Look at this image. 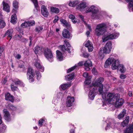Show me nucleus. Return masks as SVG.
<instances>
[{
  "instance_id": "1",
  "label": "nucleus",
  "mask_w": 133,
  "mask_h": 133,
  "mask_svg": "<svg viewBox=\"0 0 133 133\" xmlns=\"http://www.w3.org/2000/svg\"><path fill=\"white\" fill-rule=\"evenodd\" d=\"M119 98V95L118 94L109 93L107 95V100L109 103L115 104L116 107L121 106L124 102L123 99Z\"/></svg>"
},
{
  "instance_id": "2",
  "label": "nucleus",
  "mask_w": 133,
  "mask_h": 133,
  "mask_svg": "<svg viewBox=\"0 0 133 133\" xmlns=\"http://www.w3.org/2000/svg\"><path fill=\"white\" fill-rule=\"evenodd\" d=\"M104 78L102 77H99L95 81V82L93 83L94 87L96 88L97 87L98 90L100 94H102L103 92V89L105 90V91H107L108 89V88H107V87H108L107 85H105L103 88V85L102 84V82L104 81Z\"/></svg>"
},
{
  "instance_id": "3",
  "label": "nucleus",
  "mask_w": 133,
  "mask_h": 133,
  "mask_svg": "<svg viewBox=\"0 0 133 133\" xmlns=\"http://www.w3.org/2000/svg\"><path fill=\"white\" fill-rule=\"evenodd\" d=\"M111 64V68L113 70H115L118 69L119 65V62L118 60H115L113 57L109 58L106 60L104 64V67L107 68Z\"/></svg>"
},
{
  "instance_id": "4",
  "label": "nucleus",
  "mask_w": 133,
  "mask_h": 133,
  "mask_svg": "<svg viewBox=\"0 0 133 133\" xmlns=\"http://www.w3.org/2000/svg\"><path fill=\"white\" fill-rule=\"evenodd\" d=\"M106 31V24L102 23L97 25L95 30V34L97 36L103 35Z\"/></svg>"
},
{
  "instance_id": "5",
  "label": "nucleus",
  "mask_w": 133,
  "mask_h": 133,
  "mask_svg": "<svg viewBox=\"0 0 133 133\" xmlns=\"http://www.w3.org/2000/svg\"><path fill=\"white\" fill-rule=\"evenodd\" d=\"M91 12V16L93 18L95 19H99L101 15L99 14L98 9L97 7L94 5L91 6L87 10L85 11L86 13Z\"/></svg>"
},
{
  "instance_id": "6",
  "label": "nucleus",
  "mask_w": 133,
  "mask_h": 133,
  "mask_svg": "<svg viewBox=\"0 0 133 133\" xmlns=\"http://www.w3.org/2000/svg\"><path fill=\"white\" fill-rule=\"evenodd\" d=\"M119 35L118 33L115 32L114 34L109 33L103 36L102 39L103 42H106L109 39H112L117 38Z\"/></svg>"
},
{
  "instance_id": "7",
  "label": "nucleus",
  "mask_w": 133,
  "mask_h": 133,
  "mask_svg": "<svg viewBox=\"0 0 133 133\" xmlns=\"http://www.w3.org/2000/svg\"><path fill=\"white\" fill-rule=\"evenodd\" d=\"M44 54L45 58L50 62L53 61V56L51 51L48 48L45 49L44 50Z\"/></svg>"
},
{
  "instance_id": "8",
  "label": "nucleus",
  "mask_w": 133,
  "mask_h": 133,
  "mask_svg": "<svg viewBox=\"0 0 133 133\" xmlns=\"http://www.w3.org/2000/svg\"><path fill=\"white\" fill-rule=\"evenodd\" d=\"M112 48L111 43L110 42L107 43L103 49V53L106 54H109Z\"/></svg>"
},
{
  "instance_id": "9",
  "label": "nucleus",
  "mask_w": 133,
  "mask_h": 133,
  "mask_svg": "<svg viewBox=\"0 0 133 133\" xmlns=\"http://www.w3.org/2000/svg\"><path fill=\"white\" fill-rule=\"evenodd\" d=\"M88 96L91 100H93L94 98L95 94L97 92V89L93 87H91L90 88Z\"/></svg>"
},
{
  "instance_id": "10",
  "label": "nucleus",
  "mask_w": 133,
  "mask_h": 133,
  "mask_svg": "<svg viewBox=\"0 0 133 133\" xmlns=\"http://www.w3.org/2000/svg\"><path fill=\"white\" fill-rule=\"evenodd\" d=\"M27 75L28 78L30 82H33L34 81V79L33 77L34 74L33 72V70L32 68H29L28 70Z\"/></svg>"
},
{
  "instance_id": "11",
  "label": "nucleus",
  "mask_w": 133,
  "mask_h": 133,
  "mask_svg": "<svg viewBox=\"0 0 133 133\" xmlns=\"http://www.w3.org/2000/svg\"><path fill=\"white\" fill-rule=\"evenodd\" d=\"M34 65L38 69L42 72H43L44 70V68L41 65L39 60L37 59L35 61Z\"/></svg>"
},
{
  "instance_id": "12",
  "label": "nucleus",
  "mask_w": 133,
  "mask_h": 133,
  "mask_svg": "<svg viewBox=\"0 0 133 133\" xmlns=\"http://www.w3.org/2000/svg\"><path fill=\"white\" fill-rule=\"evenodd\" d=\"M107 124V125L105 128L106 130L109 129V126L112 128H115L116 127V124L115 123V121L113 119H109V123Z\"/></svg>"
},
{
  "instance_id": "13",
  "label": "nucleus",
  "mask_w": 133,
  "mask_h": 133,
  "mask_svg": "<svg viewBox=\"0 0 133 133\" xmlns=\"http://www.w3.org/2000/svg\"><path fill=\"white\" fill-rule=\"evenodd\" d=\"M87 3L85 2H82L77 6V9L81 11H84L87 7Z\"/></svg>"
},
{
  "instance_id": "14",
  "label": "nucleus",
  "mask_w": 133,
  "mask_h": 133,
  "mask_svg": "<svg viewBox=\"0 0 133 133\" xmlns=\"http://www.w3.org/2000/svg\"><path fill=\"white\" fill-rule=\"evenodd\" d=\"M84 77L86 78L85 81L84 82L87 85H89L90 83V79L91 77L90 76H89L87 72L84 73L83 74Z\"/></svg>"
},
{
  "instance_id": "15",
  "label": "nucleus",
  "mask_w": 133,
  "mask_h": 133,
  "mask_svg": "<svg viewBox=\"0 0 133 133\" xmlns=\"http://www.w3.org/2000/svg\"><path fill=\"white\" fill-rule=\"evenodd\" d=\"M85 45L88 48L89 52H91L93 49V47L92 43L89 40L88 41L85 43Z\"/></svg>"
},
{
  "instance_id": "16",
  "label": "nucleus",
  "mask_w": 133,
  "mask_h": 133,
  "mask_svg": "<svg viewBox=\"0 0 133 133\" xmlns=\"http://www.w3.org/2000/svg\"><path fill=\"white\" fill-rule=\"evenodd\" d=\"M74 101V97H68L66 102L67 106L69 107L71 106L72 105V103Z\"/></svg>"
},
{
  "instance_id": "17",
  "label": "nucleus",
  "mask_w": 133,
  "mask_h": 133,
  "mask_svg": "<svg viewBox=\"0 0 133 133\" xmlns=\"http://www.w3.org/2000/svg\"><path fill=\"white\" fill-rule=\"evenodd\" d=\"M13 31V30L12 29L8 30L5 34L4 36H7L8 39L10 40L12 37Z\"/></svg>"
},
{
  "instance_id": "18",
  "label": "nucleus",
  "mask_w": 133,
  "mask_h": 133,
  "mask_svg": "<svg viewBox=\"0 0 133 133\" xmlns=\"http://www.w3.org/2000/svg\"><path fill=\"white\" fill-rule=\"evenodd\" d=\"M41 11L42 14L44 16L47 17L48 16L49 13L47 9L44 6H42Z\"/></svg>"
},
{
  "instance_id": "19",
  "label": "nucleus",
  "mask_w": 133,
  "mask_h": 133,
  "mask_svg": "<svg viewBox=\"0 0 133 133\" xmlns=\"http://www.w3.org/2000/svg\"><path fill=\"white\" fill-rule=\"evenodd\" d=\"M92 63L90 60L86 61L84 63V65L86 67L85 69L86 70H90L89 67L92 66Z\"/></svg>"
},
{
  "instance_id": "20",
  "label": "nucleus",
  "mask_w": 133,
  "mask_h": 133,
  "mask_svg": "<svg viewBox=\"0 0 133 133\" xmlns=\"http://www.w3.org/2000/svg\"><path fill=\"white\" fill-rule=\"evenodd\" d=\"M5 99L7 101L13 102L14 101V97L11 95L9 93H7L5 94Z\"/></svg>"
},
{
  "instance_id": "21",
  "label": "nucleus",
  "mask_w": 133,
  "mask_h": 133,
  "mask_svg": "<svg viewBox=\"0 0 133 133\" xmlns=\"http://www.w3.org/2000/svg\"><path fill=\"white\" fill-rule=\"evenodd\" d=\"M124 133H133V123L124 131Z\"/></svg>"
},
{
  "instance_id": "22",
  "label": "nucleus",
  "mask_w": 133,
  "mask_h": 133,
  "mask_svg": "<svg viewBox=\"0 0 133 133\" xmlns=\"http://www.w3.org/2000/svg\"><path fill=\"white\" fill-rule=\"evenodd\" d=\"M63 36L65 38H69L70 36V33L66 29H64L62 33Z\"/></svg>"
},
{
  "instance_id": "23",
  "label": "nucleus",
  "mask_w": 133,
  "mask_h": 133,
  "mask_svg": "<svg viewBox=\"0 0 133 133\" xmlns=\"http://www.w3.org/2000/svg\"><path fill=\"white\" fill-rule=\"evenodd\" d=\"M2 16L1 11L0 10V28H4L6 25L5 22L3 19Z\"/></svg>"
},
{
  "instance_id": "24",
  "label": "nucleus",
  "mask_w": 133,
  "mask_h": 133,
  "mask_svg": "<svg viewBox=\"0 0 133 133\" xmlns=\"http://www.w3.org/2000/svg\"><path fill=\"white\" fill-rule=\"evenodd\" d=\"M3 112L4 113V116L5 119L7 121H9L10 119V115L8 111L6 109L3 110Z\"/></svg>"
},
{
  "instance_id": "25",
  "label": "nucleus",
  "mask_w": 133,
  "mask_h": 133,
  "mask_svg": "<svg viewBox=\"0 0 133 133\" xmlns=\"http://www.w3.org/2000/svg\"><path fill=\"white\" fill-rule=\"evenodd\" d=\"M57 57V59L59 61H62L64 59L61 52L59 50L56 51Z\"/></svg>"
},
{
  "instance_id": "26",
  "label": "nucleus",
  "mask_w": 133,
  "mask_h": 133,
  "mask_svg": "<svg viewBox=\"0 0 133 133\" xmlns=\"http://www.w3.org/2000/svg\"><path fill=\"white\" fill-rule=\"evenodd\" d=\"M3 10L8 12H9L10 11V7L8 4L5 3L4 1L3 2Z\"/></svg>"
},
{
  "instance_id": "27",
  "label": "nucleus",
  "mask_w": 133,
  "mask_h": 133,
  "mask_svg": "<svg viewBox=\"0 0 133 133\" xmlns=\"http://www.w3.org/2000/svg\"><path fill=\"white\" fill-rule=\"evenodd\" d=\"M126 113V111L125 110V109H123L122 111L117 116L118 118L119 119H122L124 117V116Z\"/></svg>"
},
{
  "instance_id": "28",
  "label": "nucleus",
  "mask_w": 133,
  "mask_h": 133,
  "mask_svg": "<svg viewBox=\"0 0 133 133\" xmlns=\"http://www.w3.org/2000/svg\"><path fill=\"white\" fill-rule=\"evenodd\" d=\"M129 116H127L126 117L125 120L122 123L121 126H122L124 127L127 125L129 121Z\"/></svg>"
},
{
  "instance_id": "29",
  "label": "nucleus",
  "mask_w": 133,
  "mask_h": 133,
  "mask_svg": "<svg viewBox=\"0 0 133 133\" xmlns=\"http://www.w3.org/2000/svg\"><path fill=\"white\" fill-rule=\"evenodd\" d=\"M50 11L51 12L56 14H58L59 12V10L58 8L53 6L50 7Z\"/></svg>"
},
{
  "instance_id": "30",
  "label": "nucleus",
  "mask_w": 133,
  "mask_h": 133,
  "mask_svg": "<svg viewBox=\"0 0 133 133\" xmlns=\"http://www.w3.org/2000/svg\"><path fill=\"white\" fill-rule=\"evenodd\" d=\"M74 74L73 72L72 74L67 75L65 77V79L67 81H70L74 78Z\"/></svg>"
},
{
  "instance_id": "31",
  "label": "nucleus",
  "mask_w": 133,
  "mask_h": 133,
  "mask_svg": "<svg viewBox=\"0 0 133 133\" xmlns=\"http://www.w3.org/2000/svg\"><path fill=\"white\" fill-rule=\"evenodd\" d=\"M41 49L40 47L37 46H35L34 48V52L36 54H39L41 52Z\"/></svg>"
},
{
  "instance_id": "32",
  "label": "nucleus",
  "mask_w": 133,
  "mask_h": 133,
  "mask_svg": "<svg viewBox=\"0 0 133 133\" xmlns=\"http://www.w3.org/2000/svg\"><path fill=\"white\" fill-rule=\"evenodd\" d=\"M17 19L16 15L15 14H14L11 16V22L13 24L16 23Z\"/></svg>"
},
{
  "instance_id": "33",
  "label": "nucleus",
  "mask_w": 133,
  "mask_h": 133,
  "mask_svg": "<svg viewBox=\"0 0 133 133\" xmlns=\"http://www.w3.org/2000/svg\"><path fill=\"white\" fill-rule=\"evenodd\" d=\"M118 69L121 73L124 72L126 70V69L123 65H119Z\"/></svg>"
},
{
  "instance_id": "34",
  "label": "nucleus",
  "mask_w": 133,
  "mask_h": 133,
  "mask_svg": "<svg viewBox=\"0 0 133 133\" xmlns=\"http://www.w3.org/2000/svg\"><path fill=\"white\" fill-rule=\"evenodd\" d=\"M71 85V84L70 83H65L61 85V87L63 90H65L68 87H70Z\"/></svg>"
},
{
  "instance_id": "35",
  "label": "nucleus",
  "mask_w": 133,
  "mask_h": 133,
  "mask_svg": "<svg viewBox=\"0 0 133 133\" xmlns=\"http://www.w3.org/2000/svg\"><path fill=\"white\" fill-rule=\"evenodd\" d=\"M78 1H75L72 2L70 1L69 3V5L70 6L74 7L78 4Z\"/></svg>"
},
{
  "instance_id": "36",
  "label": "nucleus",
  "mask_w": 133,
  "mask_h": 133,
  "mask_svg": "<svg viewBox=\"0 0 133 133\" xmlns=\"http://www.w3.org/2000/svg\"><path fill=\"white\" fill-rule=\"evenodd\" d=\"M60 48L61 50L63 51H67L68 52V53H70L71 52V51H70V48H66L65 46L64 45L61 46Z\"/></svg>"
},
{
  "instance_id": "37",
  "label": "nucleus",
  "mask_w": 133,
  "mask_h": 133,
  "mask_svg": "<svg viewBox=\"0 0 133 133\" xmlns=\"http://www.w3.org/2000/svg\"><path fill=\"white\" fill-rule=\"evenodd\" d=\"M1 127L0 128V133H3L6 128V127L4 124L1 125Z\"/></svg>"
},
{
  "instance_id": "38",
  "label": "nucleus",
  "mask_w": 133,
  "mask_h": 133,
  "mask_svg": "<svg viewBox=\"0 0 133 133\" xmlns=\"http://www.w3.org/2000/svg\"><path fill=\"white\" fill-rule=\"evenodd\" d=\"M60 21L62 23L64 26L68 27V26H69V24L67 22L65 21L64 19H60Z\"/></svg>"
},
{
  "instance_id": "39",
  "label": "nucleus",
  "mask_w": 133,
  "mask_h": 133,
  "mask_svg": "<svg viewBox=\"0 0 133 133\" xmlns=\"http://www.w3.org/2000/svg\"><path fill=\"white\" fill-rule=\"evenodd\" d=\"M32 2L33 3L35 7L36 8L37 10L39 9L38 8V4L37 0H31Z\"/></svg>"
},
{
  "instance_id": "40",
  "label": "nucleus",
  "mask_w": 133,
  "mask_h": 133,
  "mask_svg": "<svg viewBox=\"0 0 133 133\" xmlns=\"http://www.w3.org/2000/svg\"><path fill=\"white\" fill-rule=\"evenodd\" d=\"M14 83L16 85H19L21 86H24L23 84L21 81L18 79H17L16 80Z\"/></svg>"
},
{
  "instance_id": "41",
  "label": "nucleus",
  "mask_w": 133,
  "mask_h": 133,
  "mask_svg": "<svg viewBox=\"0 0 133 133\" xmlns=\"http://www.w3.org/2000/svg\"><path fill=\"white\" fill-rule=\"evenodd\" d=\"M18 2L17 0H14L13 2V6L15 9L18 7Z\"/></svg>"
},
{
  "instance_id": "42",
  "label": "nucleus",
  "mask_w": 133,
  "mask_h": 133,
  "mask_svg": "<svg viewBox=\"0 0 133 133\" xmlns=\"http://www.w3.org/2000/svg\"><path fill=\"white\" fill-rule=\"evenodd\" d=\"M43 28V27L42 26H38L36 28L35 31L39 33L42 30Z\"/></svg>"
},
{
  "instance_id": "43",
  "label": "nucleus",
  "mask_w": 133,
  "mask_h": 133,
  "mask_svg": "<svg viewBox=\"0 0 133 133\" xmlns=\"http://www.w3.org/2000/svg\"><path fill=\"white\" fill-rule=\"evenodd\" d=\"M27 22L29 26H32L35 24V21L34 20L29 21Z\"/></svg>"
},
{
  "instance_id": "44",
  "label": "nucleus",
  "mask_w": 133,
  "mask_h": 133,
  "mask_svg": "<svg viewBox=\"0 0 133 133\" xmlns=\"http://www.w3.org/2000/svg\"><path fill=\"white\" fill-rule=\"evenodd\" d=\"M77 65H75L74 66L72 67L71 68L67 70V72L69 73L71 72V71L74 70L76 67L77 66Z\"/></svg>"
},
{
  "instance_id": "45",
  "label": "nucleus",
  "mask_w": 133,
  "mask_h": 133,
  "mask_svg": "<svg viewBox=\"0 0 133 133\" xmlns=\"http://www.w3.org/2000/svg\"><path fill=\"white\" fill-rule=\"evenodd\" d=\"M36 74L37 76V79L38 80H39L41 77V75L40 72L38 71H36Z\"/></svg>"
},
{
  "instance_id": "46",
  "label": "nucleus",
  "mask_w": 133,
  "mask_h": 133,
  "mask_svg": "<svg viewBox=\"0 0 133 133\" xmlns=\"http://www.w3.org/2000/svg\"><path fill=\"white\" fill-rule=\"evenodd\" d=\"M4 45H0V56L1 55L2 53L4 50Z\"/></svg>"
},
{
  "instance_id": "47",
  "label": "nucleus",
  "mask_w": 133,
  "mask_h": 133,
  "mask_svg": "<svg viewBox=\"0 0 133 133\" xmlns=\"http://www.w3.org/2000/svg\"><path fill=\"white\" fill-rule=\"evenodd\" d=\"M64 42L65 44L67 47V48H69L70 50L72 48L71 47V45L68 42L67 40H65L64 41Z\"/></svg>"
},
{
  "instance_id": "48",
  "label": "nucleus",
  "mask_w": 133,
  "mask_h": 133,
  "mask_svg": "<svg viewBox=\"0 0 133 133\" xmlns=\"http://www.w3.org/2000/svg\"><path fill=\"white\" fill-rule=\"evenodd\" d=\"M21 26L22 27L24 28H25L29 26L28 24L27 23V22L25 21L24 22V23H23L21 25Z\"/></svg>"
},
{
  "instance_id": "49",
  "label": "nucleus",
  "mask_w": 133,
  "mask_h": 133,
  "mask_svg": "<svg viewBox=\"0 0 133 133\" xmlns=\"http://www.w3.org/2000/svg\"><path fill=\"white\" fill-rule=\"evenodd\" d=\"M11 88L13 91H16L18 90V89L16 87H15L13 85H11Z\"/></svg>"
},
{
  "instance_id": "50",
  "label": "nucleus",
  "mask_w": 133,
  "mask_h": 133,
  "mask_svg": "<svg viewBox=\"0 0 133 133\" xmlns=\"http://www.w3.org/2000/svg\"><path fill=\"white\" fill-rule=\"evenodd\" d=\"M44 121V120L43 119L39 120L38 121V125L40 127H41L42 125L43 122Z\"/></svg>"
},
{
  "instance_id": "51",
  "label": "nucleus",
  "mask_w": 133,
  "mask_h": 133,
  "mask_svg": "<svg viewBox=\"0 0 133 133\" xmlns=\"http://www.w3.org/2000/svg\"><path fill=\"white\" fill-rule=\"evenodd\" d=\"M10 109L12 110H15L16 109V108L12 105H10L9 107Z\"/></svg>"
},
{
  "instance_id": "52",
  "label": "nucleus",
  "mask_w": 133,
  "mask_h": 133,
  "mask_svg": "<svg viewBox=\"0 0 133 133\" xmlns=\"http://www.w3.org/2000/svg\"><path fill=\"white\" fill-rule=\"evenodd\" d=\"M59 19V17L57 16H56L55 17V19L53 21V22L54 23H55Z\"/></svg>"
},
{
  "instance_id": "53",
  "label": "nucleus",
  "mask_w": 133,
  "mask_h": 133,
  "mask_svg": "<svg viewBox=\"0 0 133 133\" xmlns=\"http://www.w3.org/2000/svg\"><path fill=\"white\" fill-rule=\"evenodd\" d=\"M126 77V76L123 74H121L120 76V77L122 79H124Z\"/></svg>"
},
{
  "instance_id": "54",
  "label": "nucleus",
  "mask_w": 133,
  "mask_h": 133,
  "mask_svg": "<svg viewBox=\"0 0 133 133\" xmlns=\"http://www.w3.org/2000/svg\"><path fill=\"white\" fill-rule=\"evenodd\" d=\"M79 16L81 19L83 21L84 23V24H86V22H85V21L84 20H83L84 17L83 16H82V15H79Z\"/></svg>"
},
{
  "instance_id": "55",
  "label": "nucleus",
  "mask_w": 133,
  "mask_h": 133,
  "mask_svg": "<svg viewBox=\"0 0 133 133\" xmlns=\"http://www.w3.org/2000/svg\"><path fill=\"white\" fill-rule=\"evenodd\" d=\"M15 57L17 59H19L21 58V56L19 54H18L16 55L15 56Z\"/></svg>"
},
{
  "instance_id": "56",
  "label": "nucleus",
  "mask_w": 133,
  "mask_h": 133,
  "mask_svg": "<svg viewBox=\"0 0 133 133\" xmlns=\"http://www.w3.org/2000/svg\"><path fill=\"white\" fill-rule=\"evenodd\" d=\"M69 18L71 19L72 20L73 19H75V17L73 15H70L69 16Z\"/></svg>"
},
{
  "instance_id": "57",
  "label": "nucleus",
  "mask_w": 133,
  "mask_h": 133,
  "mask_svg": "<svg viewBox=\"0 0 133 133\" xmlns=\"http://www.w3.org/2000/svg\"><path fill=\"white\" fill-rule=\"evenodd\" d=\"M84 63L83 61H81L79 62L78 64V65L79 66H82L84 64Z\"/></svg>"
},
{
  "instance_id": "58",
  "label": "nucleus",
  "mask_w": 133,
  "mask_h": 133,
  "mask_svg": "<svg viewBox=\"0 0 133 133\" xmlns=\"http://www.w3.org/2000/svg\"><path fill=\"white\" fill-rule=\"evenodd\" d=\"M83 56L85 58H87L89 56V55L87 53L83 54Z\"/></svg>"
},
{
  "instance_id": "59",
  "label": "nucleus",
  "mask_w": 133,
  "mask_h": 133,
  "mask_svg": "<svg viewBox=\"0 0 133 133\" xmlns=\"http://www.w3.org/2000/svg\"><path fill=\"white\" fill-rule=\"evenodd\" d=\"M129 96L130 97H131L132 96V93L131 91H129L128 92Z\"/></svg>"
},
{
  "instance_id": "60",
  "label": "nucleus",
  "mask_w": 133,
  "mask_h": 133,
  "mask_svg": "<svg viewBox=\"0 0 133 133\" xmlns=\"http://www.w3.org/2000/svg\"><path fill=\"white\" fill-rule=\"evenodd\" d=\"M102 97L103 99H105V96L104 94H102Z\"/></svg>"
},
{
  "instance_id": "61",
  "label": "nucleus",
  "mask_w": 133,
  "mask_h": 133,
  "mask_svg": "<svg viewBox=\"0 0 133 133\" xmlns=\"http://www.w3.org/2000/svg\"><path fill=\"white\" fill-rule=\"evenodd\" d=\"M88 29H89V31H91L92 30H91V27L89 25H88Z\"/></svg>"
},
{
  "instance_id": "62",
  "label": "nucleus",
  "mask_w": 133,
  "mask_h": 133,
  "mask_svg": "<svg viewBox=\"0 0 133 133\" xmlns=\"http://www.w3.org/2000/svg\"><path fill=\"white\" fill-rule=\"evenodd\" d=\"M75 19H73L71 20L72 22L74 23L75 24L76 22V21L75 20Z\"/></svg>"
},
{
  "instance_id": "63",
  "label": "nucleus",
  "mask_w": 133,
  "mask_h": 133,
  "mask_svg": "<svg viewBox=\"0 0 133 133\" xmlns=\"http://www.w3.org/2000/svg\"><path fill=\"white\" fill-rule=\"evenodd\" d=\"M6 81H7V80H6V78H4V80L3 81V82L4 83V84L6 83Z\"/></svg>"
},
{
  "instance_id": "64",
  "label": "nucleus",
  "mask_w": 133,
  "mask_h": 133,
  "mask_svg": "<svg viewBox=\"0 0 133 133\" xmlns=\"http://www.w3.org/2000/svg\"><path fill=\"white\" fill-rule=\"evenodd\" d=\"M90 31H88L86 32V34L87 35V36H88L89 35V34L90 33Z\"/></svg>"
}]
</instances>
